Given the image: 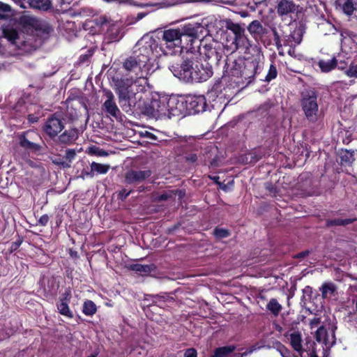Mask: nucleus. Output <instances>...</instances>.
Wrapping results in <instances>:
<instances>
[{
    "instance_id": "5fc2aeb1",
    "label": "nucleus",
    "mask_w": 357,
    "mask_h": 357,
    "mask_svg": "<svg viewBox=\"0 0 357 357\" xmlns=\"http://www.w3.org/2000/svg\"><path fill=\"white\" fill-rule=\"evenodd\" d=\"M98 355V353L95 352V353H93L91 354H90L89 356L87 357H96Z\"/></svg>"
},
{
    "instance_id": "a211bd4d",
    "label": "nucleus",
    "mask_w": 357,
    "mask_h": 357,
    "mask_svg": "<svg viewBox=\"0 0 357 357\" xmlns=\"http://www.w3.org/2000/svg\"><path fill=\"white\" fill-rule=\"evenodd\" d=\"M110 166L109 165L93 162L91 163V173L89 174L91 176H93L95 173L97 174H105L108 172Z\"/></svg>"
},
{
    "instance_id": "2f4dec72",
    "label": "nucleus",
    "mask_w": 357,
    "mask_h": 357,
    "mask_svg": "<svg viewBox=\"0 0 357 357\" xmlns=\"http://www.w3.org/2000/svg\"><path fill=\"white\" fill-rule=\"evenodd\" d=\"M345 73L349 77H357V64H351L349 68L345 70Z\"/></svg>"
},
{
    "instance_id": "4468645a",
    "label": "nucleus",
    "mask_w": 357,
    "mask_h": 357,
    "mask_svg": "<svg viewBox=\"0 0 357 357\" xmlns=\"http://www.w3.org/2000/svg\"><path fill=\"white\" fill-rule=\"evenodd\" d=\"M28 3L33 9L47 11L52 7V0H29Z\"/></svg>"
},
{
    "instance_id": "f3484780",
    "label": "nucleus",
    "mask_w": 357,
    "mask_h": 357,
    "mask_svg": "<svg viewBox=\"0 0 357 357\" xmlns=\"http://www.w3.org/2000/svg\"><path fill=\"white\" fill-rule=\"evenodd\" d=\"M289 342L294 350L301 354L302 352V338L298 332H294L289 335Z\"/></svg>"
},
{
    "instance_id": "bb28decb",
    "label": "nucleus",
    "mask_w": 357,
    "mask_h": 357,
    "mask_svg": "<svg viewBox=\"0 0 357 357\" xmlns=\"http://www.w3.org/2000/svg\"><path fill=\"white\" fill-rule=\"evenodd\" d=\"M354 6V0H347L342 5V10L346 15H351L355 10Z\"/></svg>"
},
{
    "instance_id": "13d9d810",
    "label": "nucleus",
    "mask_w": 357,
    "mask_h": 357,
    "mask_svg": "<svg viewBox=\"0 0 357 357\" xmlns=\"http://www.w3.org/2000/svg\"><path fill=\"white\" fill-rule=\"evenodd\" d=\"M142 17H143V15H141L140 16L139 15V18H142Z\"/></svg>"
},
{
    "instance_id": "b1692460",
    "label": "nucleus",
    "mask_w": 357,
    "mask_h": 357,
    "mask_svg": "<svg viewBox=\"0 0 357 357\" xmlns=\"http://www.w3.org/2000/svg\"><path fill=\"white\" fill-rule=\"evenodd\" d=\"M97 311L96 304L90 300L86 301L83 304V313L86 316H92Z\"/></svg>"
},
{
    "instance_id": "a878e982",
    "label": "nucleus",
    "mask_w": 357,
    "mask_h": 357,
    "mask_svg": "<svg viewBox=\"0 0 357 357\" xmlns=\"http://www.w3.org/2000/svg\"><path fill=\"white\" fill-rule=\"evenodd\" d=\"M186 160L190 163L195 162H205L206 159L201 155V153H190L185 157Z\"/></svg>"
},
{
    "instance_id": "0eeeda50",
    "label": "nucleus",
    "mask_w": 357,
    "mask_h": 357,
    "mask_svg": "<svg viewBox=\"0 0 357 357\" xmlns=\"http://www.w3.org/2000/svg\"><path fill=\"white\" fill-rule=\"evenodd\" d=\"M187 114L199 113L205 110L206 99L202 96H190L185 99Z\"/></svg>"
},
{
    "instance_id": "20e7f679",
    "label": "nucleus",
    "mask_w": 357,
    "mask_h": 357,
    "mask_svg": "<svg viewBox=\"0 0 357 357\" xmlns=\"http://www.w3.org/2000/svg\"><path fill=\"white\" fill-rule=\"evenodd\" d=\"M200 54L199 48L196 55L187 57L179 68L172 66L170 70L174 76L185 82H202L208 79L213 74L212 66L206 60H197Z\"/></svg>"
},
{
    "instance_id": "cd10ccee",
    "label": "nucleus",
    "mask_w": 357,
    "mask_h": 357,
    "mask_svg": "<svg viewBox=\"0 0 357 357\" xmlns=\"http://www.w3.org/2000/svg\"><path fill=\"white\" fill-rule=\"evenodd\" d=\"M354 160V152H350L347 150L342 151L341 153V161L342 162L351 163Z\"/></svg>"
},
{
    "instance_id": "2eb2a0df",
    "label": "nucleus",
    "mask_w": 357,
    "mask_h": 357,
    "mask_svg": "<svg viewBox=\"0 0 357 357\" xmlns=\"http://www.w3.org/2000/svg\"><path fill=\"white\" fill-rule=\"evenodd\" d=\"M78 137V132L76 129L66 130L59 137V141L65 144H70L74 142Z\"/></svg>"
},
{
    "instance_id": "7c9ffc66",
    "label": "nucleus",
    "mask_w": 357,
    "mask_h": 357,
    "mask_svg": "<svg viewBox=\"0 0 357 357\" xmlns=\"http://www.w3.org/2000/svg\"><path fill=\"white\" fill-rule=\"evenodd\" d=\"M89 153L93 154L98 156H102L105 157L108 155V153L105 151L96 147V146H92L89 149Z\"/></svg>"
},
{
    "instance_id": "393cba45",
    "label": "nucleus",
    "mask_w": 357,
    "mask_h": 357,
    "mask_svg": "<svg viewBox=\"0 0 357 357\" xmlns=\"http://www.w3.org/2000/svg\"><path fill=\"white\" fill-rule=\"evenodd\" d=\"M235 347L233 346H227L220 347L215 349L214 355L211 357H224L227 354L231 353L234 350Z\"/></svg>"
},
{
    "instance_id": "aec40b11",
    "label": "nucleus",
    "mask_w": 357,
    "mask_h": 357,
    "mask_svg": "<svg viewBox=\"0 0 357 357\" xmlns=\"http://www.w3.org/2000/svg\"><path fill=\"white\" fill-rule=\"evenodd\" d=\"M317 64L321 72L328 73L336 67L337 60L335 58L328 61L320 60Z\"/></svg>"
},
{
    "instance_id": "a18cd8bd",
    "label": "nucleus",
    "mask_w": 357,
    "mask_h": 357,
    "mask_svg": "<svg viewBox=\"0 0 357 357\" xmlns=\"http://www.w3.org/2000/svg\"><path fill=\"white\" fill-rule=\"evenodd\" d=\"M195 138L192 137H183L181 139V142H183V143H186V144H192L193 142H195Z\"/></svg>"
},
{
    "instance_id": "09e8293b",
    "label": "nucleus",
    "mask_w": 357,
    "mask_h": 357,
    "mask_svg": "<svg viewBox=\"0 0 357 357\" xmlns=\"http://www.w3.org/2000/svg\"><path fill=\"white\" fill-rule=\"evenodd\" d=\"M324 333V328L323 327H320L319 328L317 329V341L320 342L321 341V338L319 337V335L321 334H323Z\"/></svg>"
},
{
    "instance_id": "e433bc0d",
    "label": "nucleus",
    "mask_w": 357,
    "mask_h": 357,
    "mask_svg": "<svg viewBox=\"0 0 357 357\" xmlns=\"http://www.w3.org/2000/svg\"><path fill=\"white\" fill-rule=\"evenodd\" d=\"M53 162L65 168L70 167V163L66 162V161L63 158H55L53 160Z\"/></svg>"
},
{
    "instance_id": "c756f323",
    "label": "nucleus",
    "mask_w": 357,
    "mask_h": 357,
    "mask_svg": "<svg viewBox=\"0 0 357 357\" xmlns=\"http://www.w3.org/2000/svg\"><path fill=\"white\" fill-rule=\"evenodd\" d=\"M277 75L278 72L276 67L274 65L271 64L270 66L268 74L266 76L265 81L270 82L272 79H274L277 77Z\"/></svg>"
},
{
    "instance_id": "6e6d98bb",
    "label": "nucleus",
    "mask_w": 357,
    "mask_h": 357,
    "mask_svg": "<svg viewBox=\"0 0 357 357\" xmlns=\"http://www.w3.org/2000/svg\"><path fill=\"white\" fill-rule=\"evenodd\" d=\"M162 296H158V295H155V296H154V298H162Z\"/></svg>"
},
{
    "instance_id": "a19ab883",
    "label": "nucleus",
    "mask_w": 357,
    "mask_h": 357,
    "mask_svg": "<svg viewBox=\"0 0 357 357\" xmlns=\"http://www.w3.org/2000/svg\"><path fill=\"white\" fill-rule=\"evenodd\" d=\"M209 178L211 180L214 181L216 183H218L221 189H222V190H225L226 189V185L225 184L219 182V178H220L219 176H210Z\"/></svg>"
},
{
    "instance_id": "de8ad7c7",
    "label": "nucleus",
    "mask_w": 357,
    "mask_h": 357,
    "mask_svg": "<svg viewBox=\"0 0 357 357\" xmlns=\"http://www.w3.org/2000/svg\"><path fill=\"white\" fill-rule=\"evenodd\" d=\"M0 10H2L5 13L10 12L11 8L10 6H8L7 4L1 3L0 4Z\"/></svg>"
},
{
    "instance_id": "39448f33",
    "label": "nucleus",
    "mask_w": 357,
    "mask_h": 357,
    "mask_svg": "<svg viewBox=\"0 0 357 357\" xmlns=\"http://www.w3.org/2000/svg\"><path fill=\"white\" fill-rule=\"evenodd\" d=\"M301 105L306 119L309 121L316 122L319 114L317 93L313 91L303 93L301 100Z\"/></svg>"
},
{
    "instance_id": "9d476101",
    "label": "nucleus",
    "mask_w": 357,
    "mask_h": 357,
    "mask_svg": "<svg viewBox=\"0 0 357 357\" xmlns=\"http://www.w3.org/2000/svg\"><path fill=\"white\" fill-rule=\"evenodd\" d=\"M225 26L227 29L230 30L234 34V43L236 45L243 43L245 39V30L243 27H241L238 24L233 22L231 20H225Z\"/></svg>"
},
{
    "instance_id": "ddd939ff",
    "label": "nucleus",
    "mask_w": 357,
    "mask_h": 357,
    "mask_svg": "<svg viewBox=\"0 0 357 357\" xmlns=\"http://www.w3.org/2000/svg\"><path fill=\"white\" fill-rule=\"evenodd\" d=\"M248 30L255 38H261L266 33V29L258 20L252 21L248 26Z\"/></svg>"
},
{
    "instance_id": "3c124183",
    "label": "nucleus",
    "mask_w": 357,
    "mask_h": 357,
    "mask_svg": "<svg viewBox=\"0 0 357 357\" xmlns=\"http://www.w3.org/2000/svg\"><path fill=\"white\" fill-rule=\"evenodd\" d=\"M309 253V251H303V252H300L299 254L297 255V257H305V256H307Z\"/></svg>"
},
{
    "instance_id": "c9c22d12",
    "label": "nucleus",
    "mask_w": 357,
    "mask_h": 357,
    "mask_svg": "<svg viewBox=\"0 0 357 357\" xmlns=\"http://www.w3.org/2000/svg\"><path fill=\"white\" fill-rule=\"evenodd\" d=\"M214 234L218 238H225L229 236V231L227 229L217 228L214 231Z\"/></svg>"
},
{
    "instance_id": "f03ea898",
    "label": "nucleus",
    "mask_w": 357,
    "mask_h": 357,
    "mask_svg": "<svg viewBox=\"0 0 357 357\" xmlns=\"http://www.w3.org/2000/svg\"><path fill=\"white\" fill-rule=\"evenodd\" d=\"M139 81L122 79L116 83L119 103L126 112H137L154 118L167 116L166 98L149 100L146 95L137 91Z\"/></svg>"
},
{
    "instance_id": "f8f14e48",
    "label": "nucleus",
    "mask_w": 357,
    "mask_h": 357,
    "mask_svg": "<svg viewBox=\"0 0 357 357\" xmlns=\"http://www.w3.org/2000/svg\"><path fill=\"white\" fill-rule=\"evenodd\" d=\"M296 6L292 1L280 0L277 7V11L279 15H287L296 10Z\"/></svg>"
},
{
    "instance_id": "37998d69",
    "label": "nucleus",
    "mask_w": 357,
    "mask_h": 357,
    "mask_svg": "<svg viewBox=\"0 0 357 357\" xmlns=\"http://www.w3.org/2000/svg\"><path fill=\"white\" fill-rule=\"evenodd\" d=\"M266 346L264 345V344H256L255 345H253L248 351V354H250L252 352H253L254 351H257L258 349H260L261 348H264Z\"/></svg>"
},
{
    "instance_id": "f704fd0d",
    "label": "nucleus",
    "mask_w": 357,
    "mask_h": 357,
    "mask_svg": "<svg viewBox=\"0 0 357 357\" xmlns=\"http://www.w3.org/2000/svg\"><path fill=\"white\" fill-rule=\"evenodd\" d=\"M70 298L71 291L70 289H66L65 291L61 295L59 301L70 303Z\"/></svg>"
},
{
    "instance_id": "412c9836",
    "label": "nucleus",
    "mask_w": 357,
    "mask_h": 357,
    "mask_svg": "<svg viewBox=\"0 0 357 357\" xmlns=\"http://www.w3.org/2000/svg\"><path fill=\"white\" fill-rule=\"evenodd\" d=\"M68 303H68V302H63V301H59L56 304V307L59 310V312L61 314H62L68 318H73V313L70 310Z\"/></svg>"
},
{
    "instance_id": "f257e3e1",
    "label": "nucleus",
    "mask_w": 357,
    "mask_h": 357,
    "mask_svg": "<svg viewBox=\"0 0 357 357\" xmlns=\"http://www.w3.org/2000/svg\"><path fill=\"white\" fill-rule=\"evenodd\" d=\"M200 29L199 26L188 24L166 29L162 33L161 46L153 38L142 39L135 45L132 55L125 61L123 67L146 83L147 77L158 68L157 60L161 56L176 55L183 50L196 55L201 45L198 34Z\"/></svg>"
},
{
    "instance_id": "8fccbe9b",
    "label": "nucleus",
    "mask_w": 357,
    "mask_h": 357,
    "mask_svg": "<svg viewBox=\"0 0 357 357\" xmlns=\"http://www.w3.org/2000/svg\"><path fill=\"white\" fill-rule=\"evenodd\" d=\"M319 323V319L314 318L310 321L311 327L313 328L314 326H317Z\"/></svg>"
},
{
    "instance_id": "423d86ee",
    "label": "nucleus",
    "mask_w": 357,
    "mask_h": 357,
    "mask_svg": "<svg viewBox=\"0 0 357 357\" xmlns=\"http://www.w3.org/2000/svg\"><path fill=\"white\" fill-rule=\"evenodd\" d=\"M185 99L182 97L171 96L166 98V117L171 118L172 116H178L180 115H185L186 111Z\"/></svg>"
},
{
    "instance_id": "72a5a7b5",
    "label": "nucleus",
    "mask_w": 357,
    "mask_h": 357,
    "mask_svg": "<svg viewBox=\"0 0 357 357\" xmlns=\"http://www.w3.org/2000/svg\"><path fill=\"white\" fill-rule=\"evenodd\" d=\"M76 153L74 149H66L65 155L66 162H69L70 165Z\"/></svg>"
},
{
    "instance_id": "473e14b6",
    "label": "nucleus",
    "mask_w": 357,
    "mask_h": 357,
    "mask_svg": "<svg viewBox=\"0 0 357 357\" xmlns=\"http://www.w3.org/2000/svg\"><path fill=\"white\" fill-rule=\"evenodd\" d=\"M20 145L26 149H34L36 147V144L31 142L25 137H22L20 139Z\"/></svg>"
},
{
    "instance_id": "5701e85b",
    "label": "nucleus",
    "mask_w": 357,
    "mask_h": 357,
    "mask_svg": "<svg viewBox=\"0 0 357 357\" xmlns=\"http://www.w3.org/2000/svg\"><path fill=\"white\" fill-rule=\"evenodd\" d=\"M266 308L274 315L278 316L282 309V305L275 298H271L266 305Z\"/></svg>"
},
{
    "instance_id": "4d7b16f0",
    "label": "nucleus",
    "mask_w": 357,
    "mask_h": 357,
    "mask_svg": "<svg viewBox=\"0 0 357 357\" xmlns=\"http://www.w3.org/2000/svg\"><path fill=\"white\" fill-rule=\"evenodd\" d=\"M83 57H85V56H80V59H82V60Z\"/></svg>"
},
{
    "instance_id": "ea45409f",
    "label": "nucleus",
    "mask_w": 357,
    "mask_h": 357,
    "mask_svg": "<svg viewBox=\"0 0 357 357\" xmlns=\"http://www.w3.org/2000/svg\"><path fill=\"white\" fill-rule=\"evenodd\" d=\"M48 221H49V216L45 214V215H42L39 218L38 223L41 226H45V225H47Z\"/></svg>"
},
{
    "instance_id": "4c0bfd02",
    "label": "nucleus",
    "mask_w": 357,
    "mask_h": 357,
    "mask_svg": "<svg viewBox=\"0 0 357 357\" xmlns=\"http://www.w3.org/2000/svg\"><path fill=\"white\" fill-rule=\"evenodd\" d=\"M172 192H173L172 191H169L167 192H165V193L159 195L158 197H155V199H158V201L167 200L169 197H172Z\"/></svg>"
},
{
    "instance_id": "1a4fd4ad",
    "label": "nucleus",
    "mask_w": 357,
    "mask_h": 357,
    "mask_svg": "<svg viewBox=\"0 0 357 357\" xmlns=\"http://www.w3.org/2000/svg\"><path fill=\"white\" fill-rule=\"evenodd\" d=\"M151 175L150 170H130L126 174L125 180L127 183H139Z\"/></svg>"
},
{
    "instance_id": "49530a36",
    "label": "nucleus",
    "mask_w": 357,
    "mask_h": 357,
    "mask_svg": "<svg viewBox=\"0 0 357 357\" xmlns=\"http://www.w3.org/2000/svg\"><path fill=\"white\" fill-rule=\"evenodd\" d=\"M17 6L22 8H26V0H13Z\"/></svg>"
},
{
    "instance_id": "79ce46f5",
    "label": "nucleus",
    "mask_w": 357,
    "mask_h": 357,
    "mask_svg": "<svg viewBox=\"0 0 357 357\" xmlns=\"http://www.w3.org/2000/svg\"><path fill=\"white\" fill-rule=\"evenodd\" d=\"M131 190L126 191V190H122L119 192V196L121 199L123 200L126 199V197L130 194Z\"/></svg>"
},
{
    "instance_id": "6e6552de",
    "label": "nucleus",
    "mask_w": 357,
    "mask_h": 357,
    "mask_svg": "<svg viewBox=\"0 0 357 357\" xmlns=\"http://www.w3.org/2000/svg\"><path fill=\"white\" fill-rule=\"evenodd\" d=\"M64 128L62 121L53 115L46 122L44 126L45 132L50 137H55L59 132H60Z\"/></svg>"
},
{
    "instance_id": "bf43d9fd",
    "label": "nucleus",
    "mask_w": 357,
    "mask_h": 357,
    "mask_svg": "<svg viewBox=\"0 0 357 357\" xmlns=\"http://www.w3.org/2000/svg\"><path fill=\"white\" fill-rule=\"evenodd\" d=\"M310 357H317V356H312V355Z\"/></svg>"
},
{
    "instance_id": "c85d7f7f",
    "label": "nucleus",
    "mask_w": 357,
    "mask_h": 357,
    "mask_svg": "<svg viewBox=\"0 0 357 357\" xmlns=\"http://www.w3.org/2000/svg\"><path fill=\"white\" fill-rule=\"evenodd\" d=\"M352 220L351 219H342V218H336L334 220H331L327 221V225L328 226L332 225H346L351 223Z\"/></svg>"
},
{
    "instance_id": "9b49d317",
    "label": "nucleus",
    "mask_w": 357,
    "mask_h": 357,
    "mask_svg": "<svg viewBox=\"0 0 357 357\" xmlns=\"http://www.w3.org/2000/svg\"><path fill=\"white\" fill-rule=\"evenodd\" d=\"M105 96L107 100L103 103L102 108L108 114L116 118L121 112L115 102L114 96L111 91H106Z\"/></svg>"
},
{
    "instance_id": "603ef678",
    "label": "nucleus",
    "mask_w": 357,
    "mask_h": 357,
    "mask_svg": "<svg viewBox=\"0 0 357 357\" xmlns=\"http://www.w3.org/2000/svg\"><path fill=\"white\" fill-rule=\"evenodd\" d=\"M288 54L291 56H295V50L294 48L290 47L288 50Z\"/></svg>"
},
{
    "instance_id": "c03bdc74",
    "label": "nucleus",
    "mask_w": 357,
    "mask_h": 357,
    "mask_svg": "<svg viewBox=\"0 0 357 357\" xmlns=\"http://www.w3.org/2000/svg\"><path fill=\"white\" fill-rule=\"evenodd\" d=\"M247 66H248V68H253V70H254V73H253V75H252L254 76V75H255V73H256V72H257V68H258V63H257V62H255V61H252V62H250V63H248L247 64Z\"/></svg>"
},
{
    "instance_id": "58836bf2",
    "label": "nucleus",
    "mask_w": 357,
    "mask_h": 357,
    "mask_svg": "<svg viewBox=\"0 0 357 357\" xmlns=\"http://www.w3.org/2000/svg\"><path fill=\"white\" fill-rule=\"evenodd\" d=\"M184 357H197V351L195 349H188L184 353Z\"/></svg>"
},
{
    "instance_id": "6ab92c4d",
    "label": "nucleus",
    "mask_w": 357,
    "mask_h": 357,
    "mask_svg": "<svg viewBox=\"0 0 357 357\" xmlns=\"http://www.w3.org/2000/svg\"><path fill=\"white\" fill-rule=\"evenodd\" d=\"M155 268L153 264L143 265L135 264L131 266V269L142 275H148Z\"/></svg>"
},
{
    "instance_id": "dca6fc26",
    "label": "nucleus",
    "mask_w": 357,
    "mask_h": 357,
    "mask_svg": "<svg viewBox=\"0 0 357 357\" xmlns=\"http://www.w3.org/2000/svg\"><path fill=\"white\" fill-rule=\"evenodd\" d=\"M320 291L324 298H331L335 296L337 293V287L334 283L327 282L322 284L320 288Z\"/></svg>"
},
{
    "instance_id": "864d4df0",
    "label": "nucleus",
    "mask_w": 357,
    "mask_h": 357,
    "mask_svg": "<svg viewBox=\"0 0 357 357\" xmlns=\"http://www.w3.org/2000/svg\"><path fill=\"white\" fill-rule=\"evenodd\" d=\"M273 32H274V37H275V40L278 39V38H279V36H278V33L276 32V31H275V30H274V31H273Z\"/></svg>"
},
{
    "instance_id": "7ed1b4c3",
    "label": "nucleus",
    "mask_w": 357,
    "mask_h": 357,
    "mask_svg": "<svg viewBox=\"0 0 357 357\" xmlns=\"http://www.w3.org/2000/svg\"><path fill=\"white\" fill-rule=\"evenodd\" d=\"M18 24L21 29L12 26H4L2 37L16 48L28 50L29 47H33V31L42 29L43 24L40 20L29 15H22L18 20Z\"/></svg>"
},
{
    "instance_id": "4be33fe9",
    "label": "nucleus",
    "mask_w": 357,
    "mask_h": 357,
    "mask_svg": "<svg viewBox=\"0 0 357 357\" xmlns=\"http://www.w3.org/2000/svg\"><path fill=\"white\" fill-rule=\"evenodd\" d=\"M303 30L301 28H297L294 29L289 36V43H291V45H299L303 39Z\"/></svg>"
}]
</instances>
